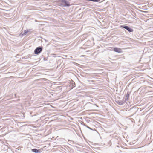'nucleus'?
Instances as JSON below:
<instances>
[{"label":"nucleus","instance_id":"0eeeda50","mask_svg":"<svg viewBox=\"0 0 153 153\" xmlns=\"http://www.w3.org/2000/svg\"><path fill=\"white\" fill-rule=\"evenodd\" d=\"M113 50L114 51L117 53H120L122 52V49L121 48L117 47H115L113 48Z\"/></svg>","mask_w":153,"mask_h":153},{"label":"nucleus","instance_id":"423d86ee","mask_svg":"<svg viewBox=\"0 0 153 153\" xmlns=\"http://www.w3.org/2000/svg\"><path fill=\"white\" fill-rule=\"evenodd\" d=\"M54 68H48V76H53L54 75Z\"/></svg>","mask_w":153,"mask_h":153},{"label":"nucleus","instance_id":"bb28decb","mask_svg":"<svg viewBox=\"0 0 153 153\" xmlns=\"http://www.w3.org/2000/svg\"><path fill=\"white\" fill-rule=\"evenodd\" d=\"M71 143H72V142H70Z\"/></svg>","mask_w":153,"mask_h":153},{"label":"nucleus","instance_id":"6ab92c4d","mask_svg":"<svg viewBox=\"0 0 153 153\" xmlns=\"http://www.w3.org/2000/svg\"><path fill=\"white\" fill-rule=\"evenodd\" d=\"M95 81L93 80H89V82L90 83H93V84H94V82H95Z\"/></svg>","mask_w":153,"mask_h":153},{"label":"nucleus","instance_id":"9b49d317","mask_svg":"<svg viewBox=\"0 0 153 153\" xmlns=\"http://www.w3.org/2000/svg\"><path fill=\"white\" fill-rule=\"evenodd\" d=\"M71 87H72V88H74L76 86H75V83L73 81H72L71 82Z\"/></svg>","mask_w":153,"mask_h":153},{"label":"nucleus","instance_id":"a211bd4d","mask_svg":"<svg viewBox=\"0 0 153 153\" xmlns=\"http://www.w3.org/2000/svg\"><path fill=\"white\" fill-rule=\"evenodd\" d=\"M100 0H91V1L94 2H99L100 1Z\"/></svg>","mask_w":153,"mask_h":153},{"label":"nucleus","instance_id":"393cba45","mask_svg":"<svg viewBox=\"0 0 153 153\" xmlns=\"http://www.w3.org/2000/svg\"><path fill=\"white\" fill-rule=\"evenodd\" d=\"M68 140L69 142H72L73 143H74V142L73 141L70 140Z\"/></svg>","mask_w":153,"mask_h":153},{"label":"nucleus","instance_id":"dca6fc26","mask_svg":"<svg viewBox=\"0 0 153 153\" xmlns=\"http://www.w3.org/2000/svg\"><path fill=\"white\" fill-rule=\"evenodd\" d=\"M50 82L51 81L48 80V87H49L50 88H51L52 85Z\"/></svg>","mask_w":153,"mask_h":153},{"label":"nucleus","instance_id":"f03ea898","mask_svg":"<svg viewBox=\"0 0 153 153\" xmlns=\"http://www.w3.org/2000/svg\"><path fill=\"white\" fill-rule=\"evenodd\" d=\"M70 0H59V2L60 5L64 7H69L71 5L69 2Z\"/></svg>","mask_w":153,"mask_h":153},{"label":"nucleus","instance_id":"f8f14e48","mask_svg":"<svg viewBox=\"0 0 153 153\" xmlns=\"http://www.w3.org/2000/svg\"><path fill=\"white\" fill-rule=\"evenodd\" d=\"M116 102L118 105H123V102H122L121 101H119L118 100H116Z\"/></svg>","mask_w":153,"mask_h":153},{"label":"nucleus","instance_id":"aec40b11","mask_svg":"<svg viewBox=\"0 0 153 153\" xmlns=\"http://www.w3.org/2000/svg\"><path fill=\"white\" fill-rule=\"evenodd\" d=\"M86 127L90 129V130H93V129L91 128L89 126H86Z\"/></svg>","mask_w":153,"mask_h":153},{"label":"nucleus","instance_id":"f3484780","mask_svg":"<svg viewBox=\"0 0 153 153\" xmlns=\"http://www.w3.org/2000/svg\"><path fill=\"white\" fill-rule=\"evenodd\" d=\"M28 32V30H25L24 31L23 35H25Z\"/></svg>","mask_w":153,"mask_h":153},{"label":"nucleus","instance_id":"b1692460","mask_svg":"<svg viewBox=\"0 0 153 153\" xmlns=\"http://www.w3.org/2000/svg\"><path fill=\"white\" fill-rule=\"evenodd\" d=\"M52 140V139L51 138H48V141H50L51 140Z\"/></svg>","mask_w":153,"mask_h":153},{"label":"nucleus","instance_id":"7ed1b4c3","mask_svg":"<svg viewBox=\"0 0 153 153\" xmlns=\"http://www.w3.org/2000/svg\"><path fill=\"white\" fill-rule=\"evenodd\" d=\"M56 96V93L55 92V91L51 89L50 88H48V99L49 98H51L52 100H54L53 98H54V97ZM51 102L48 100V102Z\"/></svg>","mask_w":153,"mask_h":153},{"label":"nucleus","instance_id":"5701e85b","mask_svg":"<svg viewBox=\"0 0 153 153\" xmlns=\"http://www.w3.org/2000/svg\"><path fill=\"white\" fill-rule=\"evenodd\" d=\"M48 25H51V22H48Z\"/></svg>","mask_w":153,"mask_h":153},{"label":"nucleus","instance_id":"f257e3e1","mask_svg":"<svg viewBox=\"0 0 153 153\" xmlns=\"http://www.w3.org/2000/svg\"><path fill=\"white\" fill-rule=\"evenodd\" d=\"M48 66L52 67L51 68H54V65L55 63V58L54 56H48Z\"/></svg>","mask_w":153,"mask_h":153},{"label":"nucleus","instance_id":"cd10ccee","mask_svg":"<svg viewBox=\"0 0 153 153\" xmlns=\"http://www.w3.org/2000/svg\"><path fill=\"white\" fill-rule=\"evenodd\" d=\"M48 146H50V143H48Z\"/></svg>","mask_w":153,"mask_h":153},{"label":"nucleus","instance_id":"a878e982","mask_svg":"<svg viewBox=\"0 0 153 153\" xmlns=\"http://www.w3.org/2000/svg\"><path fill=\"white\" fill-rule=\"evenodd\" d=\"M46 118H45V121H47V120H46Z\"/></svg>","mask_w":153,"mask_h":153},{"label":"nucleus","instance_id":"9d476101","mask_svg":"<svg viewBox=\"0 0 153 153\" xmlns=\"http://www.w3.org/2000/svg\"><path fill=\"white\" fill-rule=\"evenodd\" d=\"M130 94V93L128 91V92H127V93L126 94V95L124 97V98L125 97V99H126V100H128Z\"/></svg>","mask_w":153,"mask_h":153},{"label":"nucleus","instance_id":"39448f33","mask_svg":"<svg viewBox=\"0 0 153 153\" xmlns=\"http://www.w3.org/2000/svg\"><path fill=\"white\" fill-rule=\"evenodd\" d=\"M120 27L125 29L127 30L129 32H133L134 30L133 29L131 28L130 27L127 26H126L124 25H121L120 26Z\"/></svg>","mask_w":153,"mask_h":153},{"label":"nucleus","instance_id":"c85d7f7f","mask_svg":"<svg viewBox=\"0 0 153 153\" xmlns=\"http://www.w3.org/2000/svg\"><path fill=\"white\" fill-rule=\"evenodd\" d=\"M49 7H51V5H49Z\"/></svg>","mask_w":153,"mask_h":153},{"label":"nucleus","instance_id":"20e7f679","mask_svg":"<svg viewBox=\"0 0 153 153\" xmlns=\"http://www.w3.org/2000/svg\"><path fill=\"white\" fill-rule=\"evenodd\" d=\"M43 48L42 46H39L36 48L34 51V53L35 54L38 55L42 51Z\"/></svg>","mask_w":153,"mask_h":153},{"label":"nucleus","instance_id":"6e6552de","mask_svg":"<svg viewBox=\"0 0 153 153\" xmlns=\"http://www.w3.org/2000/svg\"><path fill=\"white\" fill-rule=\"evenodd\" d=\"M31 151L35 153H39L41 152L42 151L41 149H36L34 148L31 149Z\"/></svg>","mask_w":153,"mask_h":153},{"label":"nucleus","instance_id":"4468645a","mask_svg":"<svg viewBox=\"0 0 153 153\" xmlns=\"http://www.w3.org/2000/svg\"><path fill=\"white\" fill-rule=\"evenodd\" d=\"M124 97L123 99L122 100H121L122 102H123V105L126 103V102L127 101V100H126V99H124Z\"/></svg>","mask_w":153,"mask_h":153},{"label":"nucleus","instance_id":"412c9836","mask_svg":"<svg viewBox=\"0 0 153 153\" xmlns=\"http://www.w3.org/2000/svg\"><path fill=\"white\" fill-rule=\"evenodd\" d=\"M81 124L82 125H83L84 126H85V127H86L87 126V125H86L84 123H81Z\"/></svg>","mask_w":153,"mask_h":153},{"label":"nucleus","instance_id":"ddd939ff","mask_svg":"<svg viewBox=\"0 0 153 153\" xmlns=\"http://www.w3.org/2000/svg\"><path fill=\"white\" fill-rule=\"evenodd\" d=\"M48 20L50 21H52L53 22H56V21L55 19L50 17H48Z\"/></svg>","mask_w":153,"mask_h":153},{"label":"nucleus","instance_id":"2eb2a0df","mask_svg":"<svg viewBox=\"0 0 153 153\" xmlns=\"http://www.w3.org/2000/svg\"><path fill=\"white\" fill-rule=\"evenodd\" d=\"M51 126H48V129H49V130H48V135L50 134V133H51V131H50V130H52V128L51 127Z\"/></svg>","mask_w":153,"mask_h":153},{"label":"nucleus","instance_id":"1a4fd4ad","mask_svg":"<svg viewBox=\"0 0 153 153\" xmlns=\"http://www.w3.org/2000/svg\"><path fill=\"white\" fill-rule=\"evenodd\" d=\"M53 105V104L51 103V102H48V111H51L53 110L51 108H55V107L54 106L52 105Z\"/></svg>","mask_w":153,"mask_h":153},{"label":"nucleus","instance_id":"4be33fe9","mask_svg":"<svg viewBox=\"0 0 153 153\" xmlns=\"http://www.w3.org/2000/svg\"><path fill=\"white\" fill-rule=\"evenodd\" d=\"M24 35H23V34L22 33H21L19 34V36H23Z\"/></svg>","mask_w":153,"mask_h":153}]
</instances>
